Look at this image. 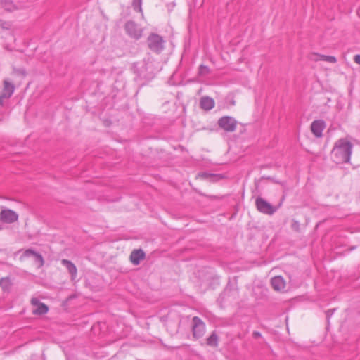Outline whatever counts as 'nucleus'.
Masks as SVG:
<instances>
[{
    "instance_id": "nucleus-4",
    "label": "nucleus",
    "mask_w": 360,
    "mask_h": 360,
    "mask_svg": "<svg viewBox=\"0 0 360 360\" xmlns=\"http://www.w3.org/2000/svg\"><path fill=\"white\" fill-rule=\"evenodd\" d=\"M218 126L226 132H233L237 127L238 122L231 116H223L218 120Z\"/></svg>"
},
{
    "instance_id": "nucleus-32",
    "label": "nucleus",
    "mask_w": 360,
    "mask_h": 360,
    "mask_svg": "<svg viewBox=\"0 0 360 360\" xmlns=\"http://www.w3.org/2000/svg\"><path fill=\"white\" fill-rule=\"evenodd\" d=\"M147 65H148V64H147L146 63H145V65H144L143 68H144L147 69V67H146V66H147Z\"/></svg>"
},
{
    "instance_id": "nucleus-14",
    "label": "nucleus",
    "mask_w": 360,
    "mask_h": 360,
    "mask_svg": "<svg viewBox=\"0 0 360 360\" xmlns=\"http://www.w3.org/2000/svg\"><path fill=\"white\" fill-rule=\"evenodd\" d=\"M61 264L67 269L68 272L71 274L72 278L74 279L77 272L75 265L71 261L66 259H63Z\"/></svg>"
},
{
    "instance_id": "nucleus-1",
    "label": "nucleus",
    "mask_w": 360,
    "mask_h": 360,
    "mask_svg": "<svg viewBox=\"0 0 360 360\" xmlns=\"http://www.w3.org/2000/svg\"><path fill=\"white\" fill-rule=\"evenodd\" d=\"M353 145L345 139L338 140L332 150V158L335 162L347 163L350 160Z\"/></svg>"
},
{
    "instance_id": "nucleus-19",
    "label": "nucleus",
    "mask_w": 360,
    "mask_h": 360,
    "mask_svg": "<svg viewBox=\"0 0 360 360\" xmlns=\"http://www.w3.org/2000/svg\"><path fill=\"white\" fill-rule=\"evenodd\" d=\"M33 257H34L36 262L39 264V266H42L44 265V260L40 253L36 252Z\"/></svg>"
},
{
    "instance_id": "nucleus-20",
    "label": "nucleus",
    "mask_w": 360,
    "mask_h": 360,
    "mask_svg": "<svg viewBox=\"0 0 360 360\" xmlns=\"http://www.w3.org/2000/svg\"><path fill=\"white\" fill-rule=\"evenodd\" d=\"M141 4L142 0H133L132 1V6L134 7V9L138 11H141Z\"/></svg>"
},
{
    "instance_id": "nucleus-5",
    "label": "nucleus",
    "mask_w": 360,
    "mask_h": 360,
    "mask_svg": "<svg viewBox=\"0 0 360 360\" xmlns=\"http://www.w3.org/2000/svg\"><path fill=\"white\" fill-rule=\"evenodd\" d=\"M127 34L131 38L139 40L141 38L143 30L133 20H128L124 25Z\"/></svg>"
},
{
    "instance_id": "nucleus-22",
    "label": "nucleus",
    "mask_w": 360,
    "mask_h": 360,
    "mask_svg": "<svg viewBox=\"0 0 360 360\" xmlns=\"http://www.w3.org/2000/svg\"><path fill=\"white\" fill-rule=\"evenodd\" d=\"M13 71L16 74L20 75H22L23 77H25L26 75V71H25V70L24 68H13Z\"/></svg>"
},
{
    "instance_id": "nucleus-16",
    "label": "nucleus",
    "mask_w": 360,
    "mask_h": 360,
    "mask_svg": "<svg viewBox=\"0 0 360 360\" xmlns=\"http://www.w3.org/2000/svg\"><path fill=\"white\" fill-rule=\"evenodd\" d=\"M0 286L4 291H10L12 286L11 278L8 276L1 278L0 280Z\"/></svg>"
},
{
    "instance_id": "nucleus-30",
    "label": "nucleus",
    "mask_w": 360,
    "mask_h": 360,
    "mask_svg": "<svg viewBox=\"0 0 360 360\" xmlns=\"http://www.w3.org/2000/svg\"><path fill=\"white\" fill-rule=\"evenodd\" d=\"M3 23H4V22L1 20H0V27L3 26Z\"/></svg>"
},
{
    "instance_id": "nucleus-13",
    "label": "nucleus",
    "mask_w": 360,
    "mask_h": 360,
    "mask_svg": "<svg viewBox=\"0 0 360 360\" xmlns=\"http://www.w3.org/2000/svg\"><path fill=\"white\" fill-rule=\"evenodd\" d=\"M271 284L272 288L276 291L282 290L285 287V281L281 276H277L272 278L271 280Z\"/></svg>"
},
{
    "instance_id": "nucleus-9",
    "label": "nucleus",
    "mask_w": 360,
    "mask_h": 360,
    "mask_svg": "<svg viewBox=\"0 0 360 360\" xmlns=\"http://www.w3.org/2000/svg\"><path fill=\"white\" fill-rule=\"evenodd\" d=\"M31 304L33 307L32 314L34 315H44L49 311L48 306L40 302L37 298H32L31 300Z\"/></svg>"
},
{
    "instance_id": "nucleus-2",
    "label": "nucleus",
    "mask_w": 360,
    "mask_h": 360,
    "mask_svg": "<svg viewBox=\"0 0 360 360\" xmlns=\"http://www.w3.org/2000/svg\"><path fill=\"white\" fill-rule=\"evenodd\" d=\"M146 43L148 49L157 54H160L165 49V40L156 33H150L147 38Z\"/></svg>"
},
{
    "instance_id": "nucleus-15",
    "label": "nucleus",
    "mask_w": 360,
    "mask_h": 360,
    "mask_svg": "<svg viewBox=\"0 0 360 360\" xmlns=\"http://www.w3.org/2000/svg\"><path fill=\"white\" fill-rule=\"evenodd\" d=\"M206 342L207 345L210 347H217L218 346L219 337L215 331H213L212 334L207 338Z\"/></svg>"
},
{
    "instance_id": "nucleus-21",
    "label": "nucleus",
    "mask_w": 360,
    "mask_h": 360,
    "mask_svg": "<svg viewBox=\"0 0 360 360\" xmlns=\"http://www.w3.org/2000/svg\"><path fill=\"white\" fill-rule=\"evenodd\" d=\"M36 251H34L32 249H27L22 254V255L20 257V259L22 260L24 257H29L31 256H34Z\"/></svg>"
},
{
    "instance_id": "nucleus-23",
    "label": "nucleus",
    "mask_w": 360,
    "mask_h": 360,
    "mask_svg": "<svg viewBox=\"0 0 360 360\" xmlns=\"http://www.w3.org/2000/svg\"><path fill=\"white\" fill-rule=\"evenodd\" d=\"M291 227L293 230L296 231H300V223L296 220H292Z\"/></svg>"
},
{
    "instance_id": "nucleus-8",
    "label": "nucleus",
    "mask_w": 360,
    "mask_h": 360,
    "mask_svg": "<svg viewBox=\"0 0 360 360\" xmlns=\"http://www.w3.org/2000/svg\"><path fill=\"white\" fill-rule=\"evenodd\" d=\"M18 214L10 209H4L0 212V220L6 224H11L17 221Z\"/></svg>"
},
{
    "instance_id": "nucleus-18",
    "label": "nucleus",
    "mask_w": 360,
    "mask_h": 360,
    "mask_svg": "<svg viewBox=\"0 0 360 360\" xmlns=\"http://www.w3.org/2000/svg\"><path fill=\"white\" fill-rule=\"evenodd\" d=\"M211 73L210 68L205 65H200L198 68V75L200 77H205Z\"/></svg>"
},
{
    "instance_id": "nucleus-29",
    "label": "nucleus",
    "mask_w": 360,
    "mask_h": 360,
    "mask_svg": "<svg viewBox=\"0 0 360 360\" xmlns=\"http://www.w3.org/2000/svg\"><path fill=\"white\" fill-rule=\"evenodd\" d=\"M202 176H204V177H215V175L214 174H207V173H204Z\"/></svg>"
},
{
    "instance_id": "nucleus-11",
    "label": "nucleus",
    "mask_w": 360,
    "mask_h": 360,
    "mask_svg": "<svg viewBox=\"0 0 360 360\" xmlns=\"http://www.w3.org/2000/svg\"><path fill=\"white\" fill-rule=\"evenodd\" d=\"M214 105V99L210 96H202L200 100V106L204 110L208 111L212 110Z\"/></svg>"
},
{
    "instance_id": "nucleus-24",
    "label": "nucleus",
    "mask_w": 360,
    "mask_h": 360,
    "mask_svg": "<svg viewBox=\"0 0 360 360\" xmlns=\"http://www.w3.org/2000/svg\"><path fill=\"white\" fill-rule=\"evenodd\" d=\"M325 61H327V62H329L331 63H335L337 62V59L335 56H327V57H326Z\"/></svg>"
},
{
    "instance_id": "nucleus-28",
    "label": "nucleus",
    "mask_w": 360,
    "mask_h": 360,
    "mask_svg": "<svg viewBox=\"0 0 360 360\" xmlns=\"http://www.w3.org/2000/svg\"><path fill=\"white\" fill-rule=\"evenodd\" d=\"M354 60L356 63L360 65V55L359 54L355 55L354 57Z\"/></svg>"
},
{
    "instance_id": "nucleus-12",
    "label": "nucleus",
    "mask_w": 360,
    "mask_h": 360,
    "mask_svg": "<svg viewBox=\"0 0 360 360\" xmlns=\"http://www.w3.org/2000/svg\"><path fill=\"white\" fill-rule=\"evenodd\" d=\"M145 256V252L141 249L134 250L130 255V261L133 264L138 265Z\"/></svg>"
},
{
    "instance_id": "nucleus-7",
    "label": "nucleus",
    "mask_w": 360,
    "mask_h": 360,
    "mask_svg": "<svg viewBox=\"0 0 360 360\" xmlns=\"http://www.w3.org/2000/svg\"><path fill=\"white\" fill-rule=\"evenodd\" d=\"M4 87L2 91L0 92V105H4L5 99L11 98L14 93L15 86L13 84L10 82L7 79H4L3 82Z\"/></svg>"
},
{
    "instance_id": "nucleus-6",
    "label": "nucleus",
    "mask_w": 360,
    "mask_h": 360,
    "mask_svg": "<svg viewBox=\"0 0 360 360\" xmlns=\"http://www.w3.org/2000/svg\"><path fill=\"white\" fill-rule=\"evenodd\" d=\"M192 332L195 338H200L205 332V324L202 320L198 316H194L192 319Z\"/></svg>"
},
{
    "instance_id": "nucleus-3",
    "label": "nucleus",
    "mask_w": 360,
    "mask_h": 360,
    "mask_svg": "<svg viewBox=\"0 0 360 360\" xmlns=\"http://www.w3.org/2000/svg\"><path fill=\"white\" fill-rule=\"evenodd\" d=\"M255 207L259 212L267 215H272L277 210L276 207L273 206L270 202L260 196H258L255 199Z\"/></svg>"
},
{
    "instance_id": "nucleus-17",
    "label": "nucleus",
    "mask_w": 360,
    "mask_h": 360,
    "mask_svg": "<svg viewBox=\"0 0 360 360\" xmlns=\"http://www.w3.org/2000/svg\"><path fill=\"white\" fill-rule=\"evenodd\" d=\"M1 5L6 11L9 12L17 9V6L11 0H1Z\"/></svg>"
},
{
    "instance_id": "nucleus-27",
    "label": "nucleus",
    "mask_w": 360,
    "mask_h": 360,
    "mask_svg": "<svg viewBox=\"0 0 360 360\" xmlns=\"http://www.w3.org/2000/svg\"><path fill=\"white\" fill-rule=\"evenodd\" d=\"M316 56H317L319 57V58L315 59V60H324L325 61L326 57H327V56H326V55L316 54Z\"/></svg>"
},
{
    "instance_id": "nucleus-25",
    "label": "nucleus",
    "mask_w": 360,
    "mask_h": 360,
    "mask_svg": "<svg viewBox=\"0 0 360 360\" xmlns=\"http://www.w3.org/2000/svg\"><path fill=\"white\" fill-rule=\"evenodd\" d=\"M335 311V309H328V310H327L326 311V317H327L328 321L333 316V314H334Z\"/></svg>"
},
{
    "instance_id": "nucleus-26",
    "label": "nucleus",
    "mask_w": 360,
    "mask_h": 360,
    "mask_svg": "<svg viewBox=\"0 0 360 360\" xmlns=\"http://www.w3.org/2000/svg\"><path fill=\"white\" fill-rule=\"evenodd\" d=\"M252 337L255 338V339H257V338H259L260 337H262V334L259 331H254L252 333Z\"/></svg>"
},
{
    "instance_id": "nucleus-10",
    "label": "nucleus",
    "mask_w": 360,
    "mask_h": 360,
    "mask_svg": "<svg viewBox=\"0 0 360 360\" xmlns=\"http://www.w3.org/2000/svg\"><path fill=\"white\" fill-rule=\"evenodd\" d=\"M310 128L316 138H321L323 136V131L326 128V123L323 120H316L311 122Z\"/></svg>"
},
{
    "instance_id": "nucleus-31",
    "label": "nucleus",
    "mask_w": 360,
    "mask_h": 360,
    "mask_svg": "<svg viewBox=\"0 0 360 360\" xmlns=\"http://www.w3.org/2000/svg\"><path fill=\"white\" fill-rule=\"evenodd\" d=\"M140 76H143V77H146V75H143V73H142V72H141V73H140Z\"/></svg>"
}]
</instances>
